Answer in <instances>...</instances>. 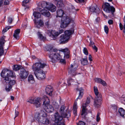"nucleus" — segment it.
Segmentation results:
<instances>
[{"mask_svg": "<svg viewBox=\"0 0 125 125\" xmlns=\"http://www.w3.org/2000/svg\"><path fill=\"white\" fill-rule=\"evenodd\" d=\"M4 53V50L2 47L0 48V56L2 55Z\"/></svg>", "mask_w": 125, "mask_h": 125, "instance_id": "nucleus-45", "label": "nucleus"}, {"mask_svg": "<svg viewBox=\"0 0 125 125\" xmlns=\"http://www.w3.org/2000/svg\"><path fill=\"white\" fill-rule=\"evenodd\" d=\"M33 15L35 19H38L40 18L41 15L40 13L34 11L33 13Z\"/></svg>", "mask_w": 125, "mask_h": 125, "instance_id": "nucleus-27", "label": "nucleus"}, {"mask_svg": "<svg viewBox=\"0 0 125 125\" xmlns=\"http://www.w3.org/2000/svg\"><path fill=\"white\" fill-rule=\"evenodd\" d=\"M63 32V30H59V32H57L56 31L52 30L50 32L51 35L50 36L52 37L53 39V40H55L56 37L60 34L62 33Z\"/></svg>", "mask_w": 125, "mask_h": 125, "instance_id": "nucleus-11", "label": "nucleus"}, {"mask_svg": "<svg viewBox=\"0 0 125 125\" xmlns=\"http://www.w3.org/2000/svg\"><path fill=\"white\" fill-rule=\"evenodd\" d=\"M43 108L47 112L49 113L52 112L54 110L52 106L49 104L43 106Z\"/></svg>", "mask_w": 125, "mask_h": 125, "instance_id": "nucleus-14", "label": "nucleus"}, {"mask_svg": "<svg viewBox=\"0 0 125 125\" xmlns=\"http://www.w3.org/2000/svg\"><path fill=\"white\" fill-rule=\"evenodd\" d=\"M118 111L120 116L123 118H124V115L125 114V110L122 108H120L119 109Z\"/></svg>", "mask_w": 125, "mask_h": 125, "instance_id": "nucleus-25", "label": "nucleus"}, {"mask_svg": "<svg viewBox=\"0 0 125 125\" xmlns=\"http://www.w3.org/2000/svg\"><path fill=\"white\" fill-rule=\"evenodd\" d=\"M77 125H85V123L83 121H79L77 124Z\"/></svg>", "mask_w": 125, "mask_h": 125, "instance_id": "nucleus-49", "label": "nucleus"}, {"mask_svg": "<svg viewBox=\"0 0 125 125\" xmlns=\"http://www.w3.org/2000/svg\"><path fill=\"white\" fill-rule=\"evenodd\" d=\"M90 98L89 97H88L87 98L86 103L87 104H88L90 103Z\"/></svg>", "mask_w": 125, "mask_h": 125, "instance_id": "nucleus-50", "label": "nucleus"}, {"mask_svg": "<svg viewBox=\"0 0 125 125\" xmlns=\"http://www.w3.org/2000/svg\"><path fill=\"white\" fill-rule=\"evenodd\" d=\"M11 28V27L10 26H9L5 27L3 29L2 31V33H4L5 32L7 31L9 29H10Z\"/></svg>", "mask_w": 125, "mask_h": 125, "instance_id": "nucleus-38", "label": "nucleus"}, {"mask_svg": "<svg viewBox=\"0 0 125 125\" xmlns=\"http://www.w3.org/2000/svg\"><path fill=\"white\" fill-rule=\"evenodd\" d=\"M47 9L52 12H53L56 10V8L54 5L50 3H49Z\"/></svg>", "mask_w": 125, "mask_h": 125, "instance_id": "nucleus-17", "label": "nucleus"}, {"mask_svg": "<svg viewBox=\"0 0 125 125\" xmlns=\"http://www.w3.org/2000/svg\"><path fill=\"white\" fill-rule=\"evenodd\" d=\"M100 114V113L99 112H98L96 116V121L97 122H99V120H100V118L99 116Z\"/></svg>", "mask_w": 125, "mask_h": 125, "instance_id": "nucleus-44", "label": "nucleus"}, {"mask_svg": "<svg viewBox=\"0 0 125 125\" xmlns=\"http://www.w3.org/2000/svg\"><path fill=\"white\" fill-rule=\"evenodd\" d=\"M58 2L57 3V6L58 7H61L62 6V0H53Z\"/></svg>", "mask_w": 125, "mask_h": 125, "instance_id": "nucleus-32", "label": "nucleus"}, {"mask_svg": "<svg viewBox=\"0 0 125 125\" xmlns=\"http://www.w3.org/2000/svg\"><path fill=\"white\" fill-rule=\"evenodd\" d=\"M45 25L47 27H48L50 25V22L49 20H46L45 22Z\"/></svg>", "mask_w": 125, "mask_h": 125, "instance_id": "nucleus-39", "label": "nucleus"}, {"mask_svg": "<svg viewBox=\"0 0 125 125\" xmlns=\"http://www.w3.org/2000/svg\"><path fill=\"white\" fill-rule=\"evenodd\" d=\"M30 0H24L22 1V6L24 7L27 6V4L29 2Z\"/></svg>", "mask_w": 125, "mask_h": 125, "instance_id": "nucleus-35", "label": "nucleus"}, {"mask_svg": "<svg viewBox=\"0 0 125 125\" xmlns=\"http://www.w3.org/2000/svg\"><path fill=\"white\" fill-rule=\"evenodd\" d=\"M21 67V66L20 65H15L13 66V70L15 71H17L19 70Z\"/></svg>", "mask_w": 125, "mask_h": 125, "instance_id": "nucleus-31", "label": "nucleus"}, {"mask_svg": "<svg viewBox=\"0 0 125 125\" xmlns=\"http://www.w3.org/2000/svg\"><path fill=\"white\" fill-rule=\"evenodd\" d=\"M103 8L104 10L107 13L111 12L112 14L115 11V9L114 7L112 6H111L108 3H106L103 6Z\"/></svg>", "mask_w": 125, "mask_h": 125, "instance_id": "nucleus-8", "label": "nucleus"}, {"mask_svg": "<svg viewBox=\"0 0 125 125\" xmlns=\"http://www.w3.org/2000/svg\"><path fill=\"white\" fill-rule=\"evenodd\" d=\"M40 98L39 97H35L33 104L37 107H40L41 105V103L40 102Z\"/></svg>", "mask_w": 125, "mask_h": 125, "instance_id": "nucleus-19", "label": "nucleus"}, {"mask_svg": "<svg viewBox=\"0 0 125 125\" xmlns=\"http://www.w3.org/2000/svg\"><path fill=\"white\" fill-rule=\"evenodd\" d=\"M77 90L79 92V95L78 97L77 98L76 100H77L78 99H81L83 94V88H77Z\"/></svg>", "mask_w": 125, "mask_h": 125, "instance_id": "nucleus-22", "label": "nucleus"}, {"mask_svg": "<svg viewBox=\"0 0 125 125\" xmlns=\"http://www.w3.org/2000/svg\"><path fill=\"white\" fill-rule=\"evenodd\" d=\"M43 106L48 104L49 103L50 101L48 97L44 95L43 98Z\"/></svg>", "mask_w": 125, "mask_h": 125, "instance_id": "nucleus-21", "label": "nucleus"}, {"mask_svg": "<svg viewBox=\"0 0 125 125\" xmlns=\"http://www.w3.org/2000/svg\"><path fill=\"white\" fill-rule=\"evenodd\" d=\"M1 76L3 78V82L4 84H8L9 85H14L15 83V81L11 80L10 77H13L14 76L12 71L8 69H4L1 73Z\"/></svg>", "mask_w": 125, "mask_h": 125, "instance_id": "nucleus-5", "label": "nucleus"}, {"mask_svg": "<svg viewBox=\"0 0 125 125\" xmlns=\"http://www.w3.org/2000/svg\"><path fill=\"white\" fill-rule=\"evenodd\" d=\"M49 3L45 1L40 3L39 4L41 5V7L44 9H42L39 8H37L38 10L40 11L42 15L47 17H49L50 15V13L48 11L45 9H47Z\"/></svg>", "mask_w": 125, "mask_h": 125, "instance_id": "nucleus-6", "label": "nucleus"}, {"mask_svg": "<svg viewBox=\"0 0 125 125\" xmlns=\"http://www.w3.org/2000/svg\"><path fill=\"white\" fill-rule=\"evenodd\" d=\"M57 17H62L60 27L61 28H64L66 27L70 23H73L74 20L69 17L66 16H63L64 14V11L62 10L59 9L56 11Z\"/></svg>", "mask_w": 125, "mask_h": 125, "instance_id": "nucleus-4", "label": "nucleus"}, {"mask_svg": "<svg viewBox=\"0 0 125 125\" xmlns=\"http://www.w3.org/2000/svg\"><path fill=\"white\" fill-rule=\"evenodd\" d=\"M47 116V114L44 113L43 114L42 120L41 121V123L44 124L48 125L50 123V120L46 117Z\"/></svg>", "mask_w": 125, "mask_h": 125, "instance_id": "nucleus-13", "label": "nucleus"}, {"mask_svg": "<svg viewBox=\"0 0 125 125\" xmlns=\"http://www.w3.org/2000/svg\"><path fill=\"white\" fill-rule=\"evenodd\" d=\"M100 83L104 86H106L107 85V84L106 82L102 79Z\"/></svg>", "mask_w": 125, "mask_h": 125, "instance_id": "nucleus-47", "label": "nucleus"}, {"mask_svg": "<svg viewBox=\"0 0 125 125\" xmlns=\"http://www.w3.org/2000/svg\"><path fill=\"white\" fill-rule=\"evenodd\" d=\"M29 74L28 72L25 69L23 68L21 69L19 75L21 78L24 79H26Z\"/></svg>", "mask_w": 125, "mask_h": 125, "instance_id": "nucleus-12", "label": "nucleus"}, {"mask_svg": "<svg viewBox=\"0 0 125 125\" xmlns=\"http://www.w3.org/2000/svg\"><path fill=\"white\" fill-rule=\"evenodd\" d=\"M5 42V40L3 38H1L0 39V44L1 46H2L4 43Z\"/></svg>", "mask_w": 125, "mask_h": 125, "instance_id": "nucleus-40", "label": "nucleus"}, {"mask_svg": "<svg viewBox=\"0 0 125 125\" xmlns=\"http://www.w3.org/2000/svg\"><path fill=\"white\" fill-rule=\"evenodd\" d=\"M73 32L71 30L65 31L64 34L60 36L59 42L60 44H64L67 42L70 38V35Z\"/></svg>", "mask_w": 125, "mask_h": 125, "instance_id": "nucleus-7", "label": "nucleus"}, {"mask_svg": "<svg viewBox=\"0 0 125 125\" xmlns=\"http://www.w3.org/2000/svg\"><path fill=\"white\" fill-rule=\"evenodd\" d=\"M94 92L95 95H96V96H99V95L100 94L101 95L100 93H99L98 89L97 87L94 86Z\"/></svg>", "mask_w": 125, "mask_h": 125, "instance_id": "nucleus-29", "label": "nucleus"}, {"mask_svg": "<svg viewBox=\"0 0 125 125\" xmlns=\"http://www.w3.org/2000/svg\"><path fill=\"white\" fill-rule=\"evenodd\" d=\"M65 107L62 105L59 111L61 116H60L58 112L55 113L54 115L55 118V123L53 125H65L64 123V120L63 118H68L70 116V114L68 112H64Z\"/></svg>", "mask_w": 125, "mask_h": 125, "instance_id": "nucleus-2", "label": "nucleus"}, {"mask_svg": "<svg viewBox=\"0 0 125 125\" xmlns=\"http://www.w3.org/2000/svg\"><path fill=\"white\" fill-rule=\"evenodd\" d=\"M86 108H82V110L81 115L84 116L86 114Z\"/></svg>", "mask_w": 125, "mask_h": 125, "instance_id": "nucleus-36", "label": "nucleus"}, {"mask_svg": "<svg viewBox=\"0 0 125 125\" xmlns=\"http://www.w3.org/2000/svg\"><path fill=\"white\" fill-rule=\"evenodd\" d=\"M46 66V64L45 63L39 62L35 63L32 66V69L38 79L42 80L45 78V74L42 69Z\"/></svg>", "mask_w": 125, "mask_h": 125, "instance_id": "nucleus-1", "label": "nucleus"}, {"mask_svg": "<svg viewBox=\"0 0 125 125\" xmlns=\"http://www.w3.org/2000/svg\"><path fill=\"white\" fill-rule=\"evenodd\" d=\"M104 29L105 32L106 34H108L109 31V29L108 26L106 25H105L104 26Z\"/></svg>", "mask_w": 125, "mask_h": 125, "instance_id": "nucleus-42", "label": "nucleus"}, {"mask_svg": "<svg viewBox=\"0 0 125 125\" xmlns=\"http://www.w3.org/2000/svg\"><path fill=\"white\" fill-rule=\"evenodd\" d=\"M9 2L8 0H5L4 2V4L5 5H9Z\"/></svg>", "mask_w": 125, "mask_h": 125, "instance_id": "nucleus-51", "label": "nucleus"}, {"mask_svg": "<svg viewBox=\"0 0 125 125\" xmlns=\"http://www.w3.org/2000/svg\"><path fill=\"white\" fill-rule=\"evenodd\" d=\"M3 3L2 0H0V7L1 6Z\"/></svg>", "mask_w": 125, "mask_h": 125, "instance_id": "nucleus-61", "label": "nucleus"}, {"mask_svg": "<svg viewBox=\"0 0 125 125\" xmlns=\"http://www.w3.org/2000/svg\"><path fill=\"white\" fill-rule=\"evenodd\" d=\"M81 63L83 65H87L88 63V61L87 58L82 59L81 60Z\"/></svg>", "mask_w": 125, "mask_h": 125, "instance_id": "nucleus-30", "label": "nucleus"}, {"mask_svg": "<svg viewBox=\"0 0 125 125\" xmlns=\"http://www.w3.org/2000/svg\"><path fill=\"white\" fill-rule=\"evenodd\" d=\"M123 21L125 23V16L124 17V19H123Z\"/></svg>", "mask_w": 125, "mask_h": 125, "instance_id": "nucleus-64", "label": "nucleus"}, {"mask_svg": "<svg viewBox=\"0 0 125 125\" xmlns=\"http://www.w3.org/2000/svg\"><path fill=\"white\" fill-rule=\"evenodd\" d=\"M19 114V112L18 111H16L15 110V116L14 117V119Z\"/></svg>", "mask_w": 125, "mask_h": 125, "instance_id": "nucleus-55", "label": "nucleus"}, {"mask_svg": "<svg viewBox=\"0 0 125 125\" xmlns=\"http://www.w3.org/2000/svg\"><path fill=\"white\" fill-rule=\"evenodd\" d=\"M99 19L98 18H97L95 20V22H97L99 20Z\"/></svg>", "mask_w": 125, "mask_h": 125, "instance_id": "nucleus-62", "label": "nucleus"}, {"mask_svg": "<svg viewBox=\"0 0 125 125\" xmlns=\"http://www.w3.org/2000/svg\"><path fill=\"white\" fill-rule=\"evenodd\" d=\"M13 20V19L11 17H9L8 18V22L10 24H11Z\"/></svg>", "mask_w": 125, "mask_h": 125, "instance_id": "nucleus-46", "label": "nucleus"}, {"mask_svg": "<svg viewBox=\"0 0 125 125\" xmlns=\"http://www.w3.org/2000/svg\"><path fill=\"white\" fill-rule=\"evenodd\" d=\"M87 104H86V103H85L83 104V105L82 108H86Z\"/></svg>", "mask_w": 125, "mask_h": 125, "instance_id": "nucleus-56", "label": "nucleus"}, {"mask_svg": "<svg viewBox=\"0 0 125 125\" xmlns=\"http://www.w3.org/2000/svg\"><path fill=\"white\" fill-rule=\"evenodd\" d=\"M94 43L93 42L90 41V43L89 45V46H92H92H93V45H94Z\"/></svg>", "mask_w": 125, "mask_h": 125, "instance_id": "nucleus-59", "label": "nucleus"}, {"mask_svg": "<svg viewBox=\"0 0 125 125\" xmlns=\"http://www.w3.org/2000/svg\"><path fill=\"white\" fill-rule=\"evenodd\" d=\"M83 52L86 55H87L88 54V50L87 48L85 47L83 48Z\"/></svg>", "mask_w": 125, "mask_h": 125, "instance_id": "nucleus-43", "label": "nucleus"}, {"mask_svg": "<svg viewBox=\"0 0 125 125\" xmlns=\"http://www.w3.org/2000/svg\"><path fill=\"white\" fill-rule=\"evenodd\" d=\"M102 79L99 78H96L95 79V81L97 83H100Z\"/></svg>", "mask_w": 125, "mask_h": 125, "instance_id": "nucleus-48", "label": "nucleus"}, {"mask_svg": "<svg viewBox=\"0 0 125 125\" xmlns=\"http://www.w3.org/2000/svg\"><path fill=\"white\" fill-rule=\"evenodd\" d=\"M89 60L90 61H92V56L91 55H89Z\"/></svg>", "mask_w": 125, "mask_h": 125, "instance_id": "nucleus-60", "label": "nucleus"}, {"mask_svg": "<svg viewBox=\"0 0 125 125\" xmlns=\"http://www.w3.org/2000/svg\"><path fill=\"white\" fill-rule=\"evenodd\" d=\"M75 0L78 3L83 2L84 1V0Z\"/></svg>", "mask_w": 125, "mask_h": 125, "instance_id": "nucleus-53", "label": "nucleus"}, {"mask_svg": "<svg viewBox=\"0 0 125 125\" xmlns=\"http://www.w3.org/2000/svg\"><path fill=\"white\" fill-rule=\"evenodd\" d=\"M99 96H95L94 102V105L95 107L96 108L100 107L102 102V95L100 94Z\"/></svg>", "mask_w": 125, "mask_h": 125, "instance_id": "nucleus-10", "label": "nucleus"}, {"mask_svg": "<svg viewBox=\"0 0 125 125\" xmlns=\"http://www.w3.org/2000/svg\"><path fill=\"white\" fill-rule=\"evenodd\" d=\"M35 100V98H30L29 100H28L27 102L30 103L31 104H33Z\"/></svg>", "mask_w": 125, "mask_h": 125, "instance_id": "nucleus-37", "label": "nucleus"}, {"mask_svg": "<svg viewBox=\"0 0 125 125\" xmlns=\"http://www.w3.org/2000/svg\"><path fill=\"white\" fill-rule=\"evenodd\" d=\"M28 81L31 83H33L35 82L34 78L32 75H30L28 78Z\"/></svg>", "mask_w": 125, "mask_h": 125, "instance_id": "nucleus-24", "label": "nucleus"}, {"mask_svg": "<svg viewBox=\"0 0 125 125\" xmlns=\"http://www.w3.org/2000/svg\"><path fill=\"white\" fill-rule=\"evenodd\" d=\"M60 60V62L63 63H65V59H62V58Z\"/></svg>", "mask_w": 125, "mask_h": 125, "instance_id": "nucleus-54", "label": "nucleus"}, {"mask_svg": "<svg viewBox=\"0 0 125 125\" xmlns=\"http://www.w3.org/2000/svg\"><path fill=\"white\" fill-rule=\"evenodd\" d=\"M10 98H11V99L12 100H13L14 99V97L13 96H12V95L10 96Z\"/></svg>", "mask_w": 125, "mask_h": 125, "instance_id": "nucleus-63", "label": "nucleus"}, {"mask_svg": "<svg viewBox=\"0 0 125 125\" xmlns=\"http://www.w3.org/2000/svg\"><path fill=\"white\" fill-rule=\"evenodd\" d=\"M38 35L39 38L42 40H44L45 39L44 37L42 36V35L39 32L38 33Z\"/></svg>", "mask_w": 125, "mask_h": 125, "instance_id": "nucleus-41", "label": "nucleus"}, {"mask_svg": "<svg viewBox=\"0 0 125 125\" xmlns=\"http://www.w3.org/2000/svg\"><path fill=\"white\" fill-rule=\"evenodd\" d=\"M78 67V66L77 64H71L68 69L69 73L72 76L75 75H76V70Z\"/></svg>", "mask_w": 125, "mask_h": 125, "instance_id": "nucleus-9", "label": "nucleus"}, {"mask_svg": "<svg viewBox=\"0 0 125 125\" xmlns=\"http://www.w3.org/2000/svg\"><path fill=\"white\" fill-rule=\"evenodd\" d=\"M77 104L76 102H75L73 106V113L75 115L77 114Z\"/></svg>", "mask_w": 125, "mask_h": 125, "instance_id": "nucleus-26", "label": "nucleus"}, {"mask_svg": "<svg viewBox=\"0 0 125 125\" xmlns=\"http://www.w3.org/2000/svg\"><path fill=\"white\" fill-rule=\"evenodd\" d=\"M36 27L38 28H40V27H43L44 25V23L43 21L41 20L37 21L35 20H34Z\"/></svg>", "mask_w": 125, "mask_h": 125, "instance_id": "nucleus-15", "label": "nucleus"}, {"mask_svg": "<svg viewBox=\"0 0 125 125\" xmlns=\"http://www.w3.org/2000/svg\"><path fill=\"white\" fill-rule=\"evenodd\" d=\"M76 82L72 78H69L67 80L68 84L69 86L71 85V84H76Z\"/></svg>", "mask_w": 125, "mask_h": 125, "instance_id": "nucleus-28", "label": "nucleus"}, {"mask_svg": "<svg viewBox=\"0 0 125 125\" xmlns=\"http://www.w3.org/2000/svg\"><path fill=\"white\" fill-rule=\"evenodd\" d=\"M52 48L51 47L50 45H46L44 47V50L47 51H50Z\"/></svg>", "mask_w": 125, "mask_h": 125, "instance_id": "nucleus-34", "label": "nucleus"}, {"mask_svg": "<svg viewBox=\"0 0 125 125\" xmlns=\"http://www.w3.org/2000/svg\"><path fill=\"white\" fill-rule=\"evenodd\" d=\"M42 117L43 115L41 116L39 113H37L35 115L34 118L37 121L41 123V121L42 120Z\"/></svg>", "mask_w": 125, "mask_h": 125, "instance_id": "nucleus-20", "label": "nucleus"}, {"mask_svg": "<svg viewBox=\"0 0 125 125\" xmlns=\"http://www.w3.org/2000/svg\"><path fill=\"white\" fill-rule=\"evenodd\" d=\"M119 27L120 28V29L121 30H122L123 29V25L121 23H119Z\"/></svg>", "mask_w": 125, "mask_h": 125, "instance_id": "nucleus-58", "label": "nucleus"}, {"mask_svg": "<svg viewBox=\"0 0 125 125\" xmlns=\"http://www.w3.org/2000/svg\"><path fill=\"white\" fill-rule=\"evenodd\" d=\"M53 89L52 87L50 85H47L45 91L47 94L50 96L52 95V92Z\"/></svg>", "mask_w": 125, "mask_h": 125, "instance_id": "nucleus-16", "label": "nucleus"}, {"mask_svg": "<svg viewBox=\"0 0 125 125\" xmlns=\"http://www.w3.org/2000/svg\"><path fill=\"white\" fill-rule=\"evenodd\" d=\"M7 84V85L6 86V90L7 91L9 92L10 90V89L12 88V86L10 85H9L8 84Z\"/></svg>", "mask_w": 125, "mask_h": 125, "instance_id": "nucleus-33", "label": "nucleus"}, {"mask_svg": "<svg viewBox=\"0 0 125 125\" xmlns=\"http://www.w3.org/2000/svg\"><path fill=\"white\" fill-rule=\"evenodd\" d=\"M51 51L52 52L50 54L49 57L50 59V61L53 63L57 61L60 60L62 58V56L61 55V54L63 53L64 54V57L67 58L69 57V51L67 49L60 50L59 53L56 52L54 50Z\"/></svg>", "mask_w": 125, "mask_h": 125, "instance_id": "nucleus-3", "label": "nucleus"}, {"mask_svg": "<svg viewBox=\"0 0 125 125\" xmlns=\"http://www.w3.org/2000/svg\"><path fill=\"white\" fill-rule=\"evenodd\" d=\"M20 30L19 29H17L14 31L13 34V36L16 39H19V34L20 33Z\"/></svg>", "mask_w": 125, "mask_h": 125, "instance_id": "nucleus-23", "label": "nucleus"}, {"mask_svg": "<svg viewBox=\"0 0 125 125\" xmlns=\"http://www.w3.org/2000/svg\"><path fill=\"white\" fill-rule=\"evenodd\" d=\"M92 47L95 50L96 52H97L98 49L96 46L94 45V46H92Z\"/></svg>", "mask_w": 125, "mask_h": 125, "instance_id": "nucleus-52", "label": "nucleus"}, {"mask_svg": "<svg viewBox=\"0 0 125 125\" xmlns=\"http://www.w3.org/2000/svg\"><path fill=\"white\" fill-rule=\"evenodd\" d=\"M90 11L93 12H95L98 13L100 12L99 8L96 6H91L90 8Z\"/></svg>", "mask_w": 125, "mask_h": 125, "instance_id": "nucleus-18", "label": "nucleus"}, {"mask_svg": "<svg viewBox=\"0 0 125 125\" xmlns=\"http://www.w3.org/2000/svg\"><path fill=\"white\" fill-rule=\"evenodd\" d=\"M108 23L109 24H112L113 23V22L112 20H110L108 21Z\"/></svg>", "mask_w": 125, "mask_h": 125, "instance_id": "nucleus-57", "label": "nucleus"}]
</instances>
